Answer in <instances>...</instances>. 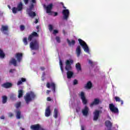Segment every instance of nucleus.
<instances>
[{
	"label": "nucleus",
	"instance_id": "nucleus-1",
	"mask_svg": "<svg viewBox=\"0 0 130 130\" xmlns=\"http://www.w3.org/2000/svg\"><path fill=\"white\" fill-rule=\"evenodd\" d=\"M74 63V60L73 59L67 60L65 64V70L67 71V78L68 79L72 78V77L74 75V73L72 71V64Z\"/></svg>",
	"mask_w": 130,
	"mask_h": 130
},
{
	"label": "nucleus",
	"instance_id": "nucleus-2",
	"mask_svg": "<svg viewBox=\"0 0 130 130\" xmlns=\"http://www.w3.org/2000/svg\"><path fill=\"white\" fill-rule=\"evenodd\" d=\"M36 98V94L32 91H30L29 93H27L24 96V100L26 104H29V103L33 100H35Z\"/></svg>",
	"mask_w": 130,
	"mask_h": 130
},
{
	"label": "nucleus",
	"instance_id": "nucleus-3",
	"mask_svg": "<svg viewBox=\"0 0 130 130\" xmlns=\"http://www.w3.org/2000/svg\"><path fill=\"white\" fill-rule=\"evenodd\" d=\"M29 47L32 50H39V42L35 40L29 44Z\"/></svg>",
	"mask_w": 130,
	"mask_h": 130
},
{
	"label": "nucleus",
	"instance_id": "nucleus-4",
	"mask_svg": "<svg viewBox=\"0 0 130 130\" xmlns=\"http://www.w3.org/2000/svg\"><path fill=\"white\" fill-rule=\"evenodd\" d=\"M78 41L79 42L80 45L82 47V48L84 49V51L85 52H87V53H89V52H90L89 47H88V45L86 42H85V41H83V40L81 39H79Z\"/></svg>",
	"mask_w": 130,
	"mask_h": 130
},
{
	"label": "nucleus",
	"instance_id": "nucleus-5",
	"mask_svg": "<svg viewBox=\"0 0 130 130\" xmlns=\"http://www.w3.org/2000/svg\"><path fill=\"white\" fill-rule=\"evenodd\" d=\"M23 10V3L22 2H20L17 5V7H13L12 9V13L13 14H17L18 12H21Z\"/></svg>",
	"mask_w": 130,
	"mask_h": 130
},
{
	"label": "nucleus",
	"instance_id": "nucleus-6",
	"mask_svg": "<svg viewBox=\"0 0 130 130\" xmlns=\"http://www.w3.org/2000/svg\"><path fill=\"white\" fill-rule=\"evenodd\" d=\"M63 15V20L68 21L69 17H70V10L69 9H63L62 11Z\"/></svg>",
	"mask_w": 130,
	"mask_h": 130
},
{
	"label": "nucleus",
	"instance_id": "nucleus-7",
	"mask_svg": "<svg viewBox=\"0 0 130 130\" xmlns=\"http://www.w3.org/2000/svg\"><path fill=\"white\" fill-rule=\"evenodd\" d=\"M80 97L82 100V102L84 105H87L88 103V100L86 99V96H85V93L83 91H81L80 94H79Z\"/></svg>",
	"mask_w": 130,
	"mask_h": 130
},
{
	"label": "nucleus",
	"instance_id": "nucleus-8",
	"mask_svg": "<svg viewBox=\"0 0 130 130\" xmlns=\"http://www.w3.org/2000/svg\"><path fill=\"white\" fill-rule=\"evenodd\" d=\"M110 110L113 113H118V109L113 104H109Z\"/></svg>",
	"mask_w": 130,
	"mask_h": 130
},
{
	"label": "nucleus",
	"instance_id": "nucleus-9",
	"mask_svg": "<svg viewBox=\"0 0 130 130\" xmlns=\"http://www.w3.org/2000/svg\"><path fill=\"white\" fill-rule=\"evenodd\" d=\"M30 129L32 130H44L43 128L40 126L39 124L31 125L30 126Z\"/></svg>",
	"mask_w": 130,
	"mask_h": 130
},
{
	"label": "nucleus",
	"instance_id": "nucleus-10",
	"mask_svg": "<svg viewBox=\"0 0 130 130\" xmlns=\"http://www.w3.org/2000/svg\"><path fill=\"white\" fill-rule=\"evenodd\" d=\"M47 88H48V89L50 88V87H52V90L54 93H55V84L54 83L52 82L51 83H49V82H47L46 84Z\"/></svg>",
	"mask_w": 130,
	"mask_h": 130
},
{
	"label": "nucleus",
	"instance_id": "nucleus-11",
	"mask_svg": "<svg viewBox=\"0 0 130 130\" xmlns=\"http://www.w3.org/2000/svg\"><path fill=\"white\" fill-rule=\"evenodd\" d=\"M100 114V111L95 110V112H93V120L96 121L98 120V118H99V115Z\"/></svg>",
	"mask_w": 130,
	"mask_h": 130
},
{
	"label": "nucleus",
	"instance_id": "nucleus-12",
	"mask_svg": "<svg viewBox=\"0 0 130 130\" xmlns=\"http://www.w3.org/2000/svg\"><path fill=\"white\" fill-rule=\"evenodd\" d=\"M34 37H38V34L35 31L32 32V33L28 36L27 40L28 41H32Z\"/></svg>",
	"mask_w": 130,
	"mask_h": 130
},
{
	"label": "nucleus",
	"instance_id": "nucleus-13",
	"mask_svg": "<svg viewBox=\"0 0 130 130\" xmlns=\"http://www.w3.org/2000/svg\"><path fill=\"white\" fill-rule=\"evenodd\" d=\"M99 104H100V100L99 99H94L93 102L90 104V107L92 108L95 105H99Z\"/></svg>",
	"mask_w": 130,
	"mask_h": 130
},
{
	"label": "nucleus",
	"instance_id": "nucleus-14",
	"mask_svg": "<svg viewBox=\"0 0 130 130\" xmlns=\"http://www.w3.org/2000/svg\"><path fill=\"white\" fill-rule=\"evenodd\" d=\"M3 88H5V89H9V88H12L13 87V84L10 82H6L2 85Z\"/></svg>",
	"mask_w": 130,
	"mask_h": 130
},
{
	"label": "nucleus",
	"instance_id": "nucleus-15",
	"mask_svg": "<svg viewBox=\"0 0 130 130\" xmlns=\"http://www.w3.org/2000/svg\"><path fill=\"white\" fill-rule=\"evenodd\" d=\"M89 108L87 106H85L84 108L82 111L83 115L84 116H87V115L89 114Z\"/></svg>",
	"mask_w": 130,
	"mask_h": 130
},
{
	"label": "nucleus",
	"instance_id": "nucleus-16",
	"mask_svg": "<svg viewBox=\"0 0 130 130\" xmlns=\"http://www.w3.org/2000/svg\"><path fill=\"white\" fill-rule=\"evenodd\" d=\"M52 8H53V4H52V3L50 4L47 7H46V13L47 14H50V13H51Z\"/></svg>",
	"mask_w": 130,
	"mask_h": 130
},
{
	"label": "nucleus",
	"instance_id": "nucleus-17",
	"mask_svg": "<svg viewBox=\"0 0 130 130\" xmlns=\"http://www.w3.org/2000/svg\"><path fill=\"white\" fill-rule=\"evenodd\" d=\"M1 30L4 34H8V32L9 31V27L6 25H2V28H1Z\"/></svg>",
	"mask_w": 130,
	"mask_h": 130
},
{
	"label": "nucleus",
	"instance_id": "nucleus-18",
	"mask_svg": "<svg viewBox=\"0 0 130 130\" xmlns=\"http://www.w3.org/2000/svg\"><path fill=\"white\" fill-rule=\"evenodd\" d=\"M18 62H21L23 57V54L22 53H17L15 55Z\"/></svg>",
	"mask_w": 130,
	"mask_h": 130
},
{
	"label": "nucleus",
	"instance_id": "nucleus-19",
	"mask_svg": "<svg viewBox=\"0 0 130 130\" xmlns=\"http://www.w3.org/2000/svg\"><path fill=\"white\" fill-rule=\"evenodd\" d=\"M50 114H51V111H50V106H48L45 110V115L47 117H48V116H50Z\"/></svg>",
	"mask_w": 130,
	"mask_h": 130
},
{
	"label": "nucleus",
	"instance_id": "nucleus-20",
	"mask_svg": "<svg viewBox=\"0 0 130 130\" xmlns=\"http://www.w3.org/2000/svg\"><path fill=\"white\" fill-rule=\"evenodd\" d=\"M11 64H13L14 67H17V60L14 58H12L9 61V65L11 66Z\"/></svg>",
	"mask_w": 130,
	"mask_h": 130
},
{
	"label": "nucleus",
	"instance_id": "nucleus-21",
	"mask_svg": "<svg viewBox=\"0 0 130 130\" xmlns=\"http://www.w3.org/2000/svg\"><path fill=\"white\" fill-rule=\"evenodd\" d=\"M76 54L79 57L80 55H81V53H82L81 50V46H78L77 48H76Z\"/></svg>",
	"mask_w": 130,
	"mask_h": 130
},
{
	"label": "nucleus",
	"instance_id": "nucleus-22",
	"mask_svg": "<svg viewBox=\"0 0 130 130\" xmlns=\"http://www.w3.org/2000/svg\"><path fill=\"white\" fill-rule=\"evenodd\" d=\"M67 42L69 45V46H74L75 44H76V41L72 40L71 41H70L69 39H67Z\"/></svg>",
	"mask_w": 130,
	"mask_h": 130
},
{
	"label": "nucleus",
	"instance_id": "nucleus-23",
	"mask_svg": "<svg viewBox=\"0 0 130 130\" xmlns=\"http://www.w3.org/2000/svg\"><path fill=\"white\" fill-rule=\"evenodd\" d=\"M21 111L18 110L17 111H16V118L17 119H20V118H24V117L22 116V115H21Z\"/></svg>",
	"mask_w": 130,
	"mask_h": 130
},
{
	"label": "nucleus",
	"instance_id": "nucleus-24",
	"mask_svg": "<svg viewBox=\"0 0 130 130\" xmlns=\"http://www.w3.org/2000/svg\"><path fill=\"white\" fill-rule=\"evenodd\" d=\"M93 87L92 82L91 81H88L87 84H86L85 87L86 89H90Z\"/></svg>",
	"mask_w": 130,
	"mask_h": 130
},
{
	"label": "nucleus",
	"instance_id": "nucleus-25",
	"mask_svg": "<svg viewBox=\"0 0 130 130\" xmlns=\"http://www.w3.org/2000/svg\"><path fill=\"white\" fill-rule=\"evenodd\" d=\"M76 69L78 72H80V71H82V67L81 66V64L79 62H78L75 65Z\"/></svg>",
	"mask_w": 130,
	"mask_h": 130
},
{
	"label": "nucleus",
	"instance_id": "nucleus-26",
	"mask_svg": "<svg viewBox=\"0 0 130 130\" xmlns=\"http://www.w3.org/2000/svg\"><path fill=\"white\" fill-rule=\"evenodd\" d=\"M114 99L116 102H120L121 105H123V101H122L120 98L118 96H115Z\"/></svg>",
	"mask_w": 130,
	"mask_h": 130
},
{
	"label": "nucleus",
	"instance_id": "nucleus-27",
	"mask_svg": "<svg viewBox=\"0 0 130 130\" xmlns=\"http://www.w3.org/2000/svg\"><path fill=\"white\" fill-rule=\"evenodd\" d=\"M105 124L107 127H110V128L112 127V123H111V122L109 120L106 121Z\"/></svg>",
	"mask_w": 130,
	"mask_h": 130
},
{
	"label": "nucleus",
	"instance_id": "nucleus-28",
	"mask_svg": "<svg viewBox=\"0 0 130 130\" xmlns=\"http://www.w3.org/2000/svg\"><path fill=\"white\" fill-rule=\"evenodd\" d=\"M24 82H26V78H21V80L18 81L17 85L20 86V85H22V83H24Z\"/></svg>",
	"mask_w": 130,
	"mask_h": 130
},
{
	"label": "nucleus",
	"instance_id": "nucleus-29",
	"mask_svg": "<svg viewBox=\"0 0 130 130\" xmlns=\"http://www.w3.org/2000/svg\"><path fill=\"white\" fill-rule=\"evenodd\" d=\"M58 115V110H57V109H54V115H53L54 118H57Z\"/></svg>",
	"mask_w": 130,
	"mask_h": 130
},
{
	"label": "nucleus",
	"instance_id": "nucleus-30",
	"mask_svg": "<svg viewBox=\"0 0 130 130\" xmlns=\"http://www.w3.org/2000/svg\"><path fill=\"white\" fill-rule=\"evenodd\" d=\"M7 101H8V97L6 95H4L2 96V103L5 104L7 103Z\"/></svg>",
	"mask_w": 130,
	"mask_h": 130
},
{
	"label": "nucleus",
	"instance_id": "nucleus-31",
	"mask_svg": "<svg viewBox=\"0 0 130 130\" xmlns=\"http://www.w3.org/2000/svg\"><path fill=\"white\" fill-rule=\"evenodd\" d=\"M5 56H6V54L4 53V51L0 49V58H5Z\"/></svg>",
	"mask_w": 130,
	"mask_h": 130
},
{
	"label": "nucleus",
	"instance_id": "nucleus-32",
	"mask_svg": "<svg viewBox=\"0 0 130 130\" xmlns=\"http://www.w3.org/2000/svg\"><path fill=\"white\" fill-rule=\"evenodd\" d=\"M28 15L29 17H31V18H34V17L36 16V13H35V12L31 11L28 13Z\"/></svg>",
	"mask_w": 130,
	"mask_h": 130
},
{
	"label": "nucleus",
	"instance_id": "nucleus-33",
	"mask_svg": "<svg viewBox=\"0 0 130 130\" xmlns=\"http://www.w3.org/2000/svg\"><path fill=\"white\" fill-rule=\"evenodd\" d=\"M59 66L61 72L63 73V64L62 63V61L60 59L59 60Z\"/></svg>",
	"mask_w": 130,
	"mask_h": 130
},
{
	"label": "nucleus",
	"instance_id": "nucleus-34",
	"mask_svg": "<svg viewBox=\"0 0 130 130\" xmlns=\"http://www.w3.org/2000/svg\"><path fill=\"white\" fill-rule=\"evenodd\" d=\"M18 98H22L23 97V90L20 89L18 90Z\"/></svg>",
	"mask_w": 130,
	"mask_h": 130
},
{
	"label": "nucleus",
	"instance_id": "nucleus-35",
	"mask_svg": "<svg viewBox=\"0 0 130 130\" xmlns=\"http://www.w3.org/2000/svg\"><path fill=\"white\" fill-rule=\"evenodd\" d=\"M23 42L24 45H27L28 44V41H27V38H24L23 40Z\"/></svg>",
	"mask_w": 130,
	"mask_h": 130
},
{
	"label": "nucleus",
	"instance_id": "nucleus-36",
	"mask_svg": "<svg viewBox=\"0 0 130 130\" xmlns=\"http://www.w3.org/2000/svg\"><path fill=\"white\" fill-rule=\"evenodd\" d=\"M21 107V102H19L15 104V107L16 108H19Z\"/></svg>",
	"mask_w": 130,
	"mask_h": 130
},
{
	"label": "nucleus",
	"instance_id": "nucleus-37",
	"mask_svg": "<svg viewBox=\"0 0 130 130\" xmlns=\"http://www.w3.org/2000/svg\"><path fill=\"white\" fill-rule=\"evenodd\" d=\"M55 39L58 43H60V38L59 37H56Z\"/></svg>",
	"mask_w": 130,
	"mask_h": 130
},
{
	"label": "nucleus",
	"instance_id": "nucleus-38",
	"mask_svg": "<svg viewBox=\"0 0 130 130\" xmlns=\"http://www.w3.org/2000/svg\"><path fill=\"white\" fill-rule=\"evenodd\" d=\"M20 29L21 31H24L25 30V26L23 25H20Z\"/></svg>",
	"mask_w": 130,
	"mask_h": 130
},
{
	"label": "nucleus",
	"instance_id": "nucleus-39",
	"mask_svg": "<svg viewBox=\"0 0 130 130\" xmlns=\"http://www.w3.org/2000/svg\"><path fill=\"white\" fill-rule=\"evenodd\" d=\"M88 63L90 64L91 67H93V66H94V62L91 60H89Z\"/></svg>",
	"mask_w": 130,
	"mask_h": 130
},
{
	"label": "nucleus",
	"instance_id": "nucleus-40",
	"mask_svg": "<svg viewBox=\"0 0 130 130\" xmlns=\"http://www.w3.org/2000/svg\"><path fill=\"white\" fill-rule=\"evenodd\" d=\"M49 29L50 31H52L53 30V26H52V25L50 24L49 25Z\"/></svg>",
	"mask_w": 130,
	"mask_h": 130
},
{
	"label": "nucleus",
	"instance_id": "nucleus-41",
	"mask_svg": "<svg viewBox=\"0 0 130 130\" xmlns=\"http://www.w3.org/2000/svg\"><path fill=\"white\" fill-rule=\"evenodd\" d=\"M34 8V4H31L29 6V10L30 11H32L33 10V8Z\"/></svg>",
	"mask_w": 130,
	"mask_h": 130
},
{
	"label": "nucleus",
	"instance_id": "nucleus-42",
	"mask_svg": "<svg viewBox=\"0 0 130 130\" xmlns=\"http://www.w3.org/2000/svg\"><path fill=\"white\" fill-rule=\"evenodd\" d=\"M73 85H78V80L77 79H75L73 81Z\"/></svg>",
	"mask_w": 130,
	"mask_h": 130
},
{
	"label": "nucleus",
	"instance_id": "nucleus-43",
	"mask_svg": "<svg viewBox=\"0 0 130 130\" xmlns=\"http://www.w3.org/2000/svg\"><path fill=\"white\" fill-rule=\"evenodd\" d=\"M8 116L9 117H13V116H14V114H13V113H9Z\"/></svg>",
	"mask_w": 130,
	"mask_h": 130
},
{
	"label": "nucleus",
	"instance_id": "nucleus-44",
	"mask_svg": "<svg viewBox=\"0 0 130 130\" xmlns=\"http://www.w3.org/2000/svg\"><path fill=\"white\" fill-rule=\"evenodd\" d=\"M14 72H16V69H10V71H9V73H14Z\"/></svg>",
	"mask_w": 130,
	"mask_h": 130
},
{
	"label": "nucleus",
	"instance_id": "nucleus-45",
	"mask_svg": "<svg viewBox=\"0 0 130 130\" xmlns=\"http://www.w3.org/2000/svg\"><path fill=\"white\" fill-rule=\"evenodd\" d=\"M57 33H58V30H56V29H54L53 30V34H57Z\"/></svg>",
	"mask_w": 130,
	"mask_h": 130
},
{
	"label": "nucleus",
	"instance_id": "nucleus-46",
	"mask_svg": "<svg viewBox=\"0 0 130 130\" xmlns=\"http://www.w3.org/2000/svg\"><path fill=\"white\" fill-rule=\"evenodd\" d=\"M23 2L25 4V5H28L29 3V0H23Z\"/></svg>",
	"mask_w": 130,
	"mask_h": 130
},
{
	"label": "nucleus",
	"instance_id": "nucleus-47",
	"mask_svg": "<svg viewBox=\"0 0 130 130\" xmlns=\"http://www.w3.org/2000/svg\"><path fill=\"white\" fill-rule=\"evenodd\" d=\"M54 17H56V16H57V15H58V13L57 12H54Z\"/></svg>",
	"mask_w": 130,
	"mask_h": 130
},
{
	"label": "nucleus",
	"instance_id": "nucleus-48",
	"mask_svg": "<svg viewBox=\"0 0 130 130\" xmlns=\"http://www.w3.org/2000/svg\"><path fill=\"white\" fill-rule=\"evenodd\" d=\"M47 100V101H51V98L50 97H48Z\"/></svg>",
	"mask_w": 130,
	"mask_h": 130
},
{
	"label": "nucleus",
	"instance_id": "nucleus-49",
	"mask_svg": "<svg viewBox=\"0 0 130 130\" xmlns=\"http://www.w3.org/2000/svg\"><path fill=\"white\" fill-rule=\"evenodd\" d=\"M40 69H41V71H44L45 70V68L44 67H40Z\"/></svg>",
	"mask_w": 130,
	"mask_h": 130
},
{
	"label": "nucleus",
	"instance_id": "nucleus-50",
	"mask_svg": "<svg viewBox=\"0 0 130 130\" xmlns=\"http://www.w3.org/2000/svg\"><path fill=\"white\" fill-rule=\"evenodd\" d=\"M32 4H36V0H31Z\"/></svg>",
	"mask_w": 130,
	"mask_h": 130
},
{
	"label": "nucleus",
	"instance_id": "nucleus-51",
	"mask_svg": "<svg viewBox=\"0 0 130 130\" xmlns=\"http://www.w3.org/2000/svg\"><path fill=\"white\" fill-rule=\"evenodd\" d=\"M50 92H51V91L50 90H47V91H46V93H47V94H49V93H50Z\"/></svg>",
	"mask_w": 130,
	"mask_h": 130
},
{
	"label": "nucleus",
	"instance_id": "nucleus-52",
	"mask_svg": "<svg viewBox=\"0 0 130 130\" xmlns=\"http://www.w3.org/2000/svg\"><path fill=\"white\" fill-rule=\"evenodd\" d=\"M37 23H38V19H36V21H35V23L37 24Z\"/></svg>",
	"mask_w": 130,
	"mask_h": 130
},
{
	"label": "nucleus",
	"instance_id": "nucleus-53",
	"mask_svg": "<svg viewBox=\"0 0 130 130\" xmlns=\"http://www.w3.org/2000/svg\"><path fill=\"white\" fill-rule=\"evenodd\" d=\"M1 119H5V116H2L1 117Z\"/></svg>",
	"mask_w": 130,
	"mask_h": 130
},
{
	"label": "nucleus",
	"instance_id": "nucleus-54",
	"mask_svg": "<svg viewBox=\"0 0 130 130\" xmlns=\"http://www.w3.org/2000/svg\"><path fill=\"white\" fill-rule=\"evenodd\" d=\"M63 6H62V8L63 9H64L65 10H67V7H66L65 6H63Z\"/></svg>",
	"mask_w": 130,
	"mask_h": 130
},
{
	"label": "nucleus",
	"instance_id": "nucleus-55",
	"mask_svg": "<svg viewBox=\"0 0 130 130\" xmlns=\"http://www.w3.org/2000/svg\"><path fill=\"white\" fill-rule=\"evenodd\" d=\"M81 130H85L84 126H81Z\"/></svg>",
	"mask_w": 130,
	"mask_h": 130
},
{
	"label": "nucleus",
	"instance_id": "nucleus-56",
	"mask_svg": "<svg viewBox=\"0 0 130 130\" xmlns=\"http://www.w3.org/2000/svg\"><path fill=\"white\" fill-rule=\"evenodd\" d=\"M63 34H66V31L64 30H63Z\"/></svg>",
	"mask_w": 130,
	"mask_h": 130
},
{
	"label": "nucleus",
	"instance_id": "nucleus-57",
	"mask_svg": "<svg viewBox=\"0 0 130 130\" xmlns=\"http://www.w3.org/2000/svg\"><path fill=\"white\" fill-rule=\"evenodd\" d=\"M76 112H77V113L79 112V110L78 109H76Z\"/></svg>",
	"mask_w": 130,
	"mask_h": 130
},
{
	"label": "nucleus",
	"instance_id": "nucleus-58",
	"mask_svg": "<svg viewBox=\"0 0 130 130\" xmlns=\"http://www.w3.org/2000/svg\"><path fill=\"white\" fill-rule=\"evenodd\" d=\"M21 130H25V129L24 128H22Z\"/></svg>",
	"mask_w": 130,
	"mask_h": 130
},
{
	"label": "nucleus",
	"instance_id": "nucleus-59",
	"mask_svg": "<svg viewBox=\"0 0 130 130\" xmlns=\"http://www.w3.org/2000/svg\"><path fill=\"white\" fill-rule=\"evenodd\" d=\"M35 52H34L33 53H32V54L34 55V54H35Z\"/></svg>",
	"mask_w": 130,
	"mask_h": 130
},
{
	"label": "nucleus",
	"instance_id": "nucleus-60",
	"mask_svg": "<svg viewBox=\"0 0 130 130\" xmlns=\"http://www.w3.org/2000/svg\"><path fill=\"white\" fill-rule=\"evenodd\" d=\"M39 28V27L37 26V29H38Z\"/></svg>",
	"mask_w": 130,
	"mask_h": 130
},
{
	"label": "nucleus",
	"instance_id": "nucleus-61",
	"mask_svg": "<svg viewBox=\"0 0 130 130\" xmlns=\"http://www.w3.org/2000/svg\"><path fill=\"white\" fill-rule=\"evenodd\" d=\"M44 75H45V73H44Z\"/></svg>",
	"mask_w": 130,
	"mask_h": 130
},
{
	"label": "nucleus",
	"instance_id": "nucleus-62",
	"mask_svg": "<svg viewBox=\"0 0 130 130\" xmlns=\"http://www.w3.org/2000/svg\"><path fill=\"white\" fill-rule=\"evenodd\" d=\"M108 130H111V129H108Z\"/></svg>",
	"mask_w": 130,
	"mask_h": 130
}]
</instances>
